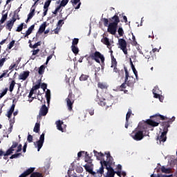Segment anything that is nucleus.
I'll return each mask as SVG.
<instances>
[{"label": "nucleus", "mask_w": 177, "mask_h": 177, "mask_svg": "<svg viewBox=\"0 0 177 177\" xmlns=\"http://www.w3.org/2000/svg\"><path fill=\"white\" fill-rule=\"evenodd\" d=\"M149 133V127H147V123L142 120L140 122L137 128L131 133V138L139 142L142 140L145 136H146Z\"/></svg>", "instance_id": "1"}, {"label": "nucleus", "mask_w": 177, "mask_h": 177, "mask_svg": "<svg viewBox=\"0 0 177 177\" xmlns=\"http://www.w3.org/2000/svg\"><path fill=\"white\" fill-rule=\"evenodd\" d=\"M175 121V117L173 116L171 119H169L167 121L162 122L161 123V126L163 128V131L162 132L160 136H158L156 140H159L160 143L161 142H166L167 141V133H168V128L171 127V124Z\"/></svg>", "instance_id": "2"}, {"label": "nucleus", "mask_w": 177, "mask_h": 177, "mask_svg": "<svg viewBox=\"0 0 177 177\" xmlns=\"http://www.w3.org/2000/svg\"><path fill=\"white\" fill-rule=\"evenodd\" d=\"M151 119H148L147 120V121H145L148 128L149 127H158V125H160V122H161L160 120H162V121L165 120H168L167 121H169L170 119V118L168 119V118L160 114H156L155 115H153L151 117Z\"/></svg>", "instance_id": "3"}, {"label": "nucleus", "mask_w": 177, "mask_h": 177, "mask_svg": "<svg viewBox=\"0 0 177 177\" xmlns=\"http://www.w3.org/2000/svg\"><path fill=\"white\" fill-rule=\"evenodd\" d=\"M106 155V160H104L103 159L100 162L101 167L100 169L97 171V174H99L101 176L104 174V165H113L114 162V158H112L111 155L110 154V152L105 153Z\"/></svg>", "instance_id": "4"}, {"label": "nucleus", "mask_w": 177, "mask_h": 177, "mask_svg": "<svg viewBox=\"0 0 177 177\" xmlns=\"http://www.w3.org/2000/svg\"><path fill=\"white\" fill-rule=\"evenodd\" d=\"M111 68H113V73H115V74H117L118 78H120V77H122V75H124V71L120 70V68H118L117 67V64H118V63L117 62V59L114 57V55H113V50L111 51Z\"/></svg>", "instance_id": "5"}, {"label": "nucleus", "mask_w": 177, "mask_h": 177, "mask_svg": "<svg viewBox=\"0 0 177 177\" xmlns=\"http://www.w3.org/2000/svg\"><path fill=\"white\" fill-rule=\"evenodd\" d=\"M35 171V167H30L22 173L19 177H27L30 175V177H44L42 174L39 172H34Z\"/></svg>", "instance_id": "6"}, {"label": "nucleus", "mask_w": 177, "mask_h": 177, "mask_svg": "<svg viewBox=\"0 0 177 177\" xmlns=\"http://www.w3.org/2000/svg\"><path fill=\"white\" fill-rule=\"evenodd\" d=\"M124 72H125V77H124V82L127 84V86H129L130 88H133V85L136 82L135 77L133 76L129 75V72H128V68L127 67H124Z\"/></svg>", "instance_id": "7"}, {"label": "nucleus", "mask_w": 177, "mask_h": 177, "mask_svg": "<svg viewBox=\"0 0 177 177\" xmlns=\"http://www.w3.org/2000/svg\"><path fill=\"white\" fill-rule=\"evenodd\" d=\"M90 57L92 59V60H95L96 63H100L101 61L102 66H104V55L100 53V52L95 51V53L90 55Z\"/></svg>", "instance_id": "8"}, {"label": "nucleus", "mask_w": 177, "mask_h": 177, "mask_svg": "<svg viewBox=\"0 0 177 177\" xmlns=\"http://www.w3.org/2000/svg\"><path fill=\"white\" fill-rule=\"evenodd\" d=\"M75 99V95L73 94V91L69 92L68 97L66 98V106L69 111H73V104H74Z\"/></svg>", "instance_id": "9"}, {"label": "nucleus", "mask_w": 177, "mask_h": 177, "mask_svg": "<svg viewBox=\"0 0 177 177\" xmlns=\"http://www.w3.org/2000/svg\"><path fill=\"white\" fill-rule=\"evenodd\" d=\"M45 142V133H42L40 136L39 140L36 142H34L35 147L37 148V151H39L41 149H42V146H44V142Z\"/></svg>", "instance_id": "10"}, {"label": "nucleus", "mask_w": 177, "mask_h": 177, "mask_svg": "<svg viewBox=\"0 0 177 177\" xmlns=\"http://www.w3.org/2000/svg\"><path fill=\"white\" fill-rule=\"evenodd\" d=\"M118 44L122 52L124 53V55H128V49L127 48V41L124 39H118Z\"/></svg>", "instance_id": "11"}, {"label": "nucleus", "mask_w": 177, "mask_h": 177, "mask_svg": "<svg viewBox=\"0 0 177 177\" xmlns=\"http://www.w3.org/2000/svg\"><path fill=\"white\" fill-rule=\"evenodd\" d=\"M104 167H105V169L107 170L106 174L104 177L115 176V172H114V169L113 168V165H104Z\"/></svg>", "instance_id": "12"}, {"label": "nucleus", "mask_w": 177, "mask_h": 177, "mask_svg": "<svg viewBox=\"0 0 177 177\" xmlns=\"http://www.w3.org/2000/svg\"><path fill=\"white\" fill-rule=\"evenodd\" d=\"M17 146H19V142L13 141L12 145L11 146V147H10V149H8L6 151V152L4 153V154H3L4 157L10 156V154H13V151H15V149H16V147H17Z\"/></svg>", "instance_id": "13"}, {"label": "nucleus", "mask_w": 177, "mask_h": 177, "mask_svg": "<svg viewBox=\"0 0 177 177\" xmlns=\"http://www.w3.org/2000/svg\"><path fill=\"white\" fill-rule=\"evenodd\" d=\"M118 25H115V24L110 23L108 26V32H110L112 35H115L117 32V28Z\"/></svg>", "instance_id": "14"}, {"label": "nucleus", "mask_w": 177, "mask_h": 177, "mask_svg": "<svg viewBox=\"0 0 177 177\" xmlns=\"http://www.w3.org/2000/svg\"><path fill=\"white\" fill-rule=\"evenodd\" d=\"M48 107L46 104H43L41 107L40 108L39 115L37 116V118H41V117H45L46 114H48Z\"/></svg>", "instance_id": "15"}, {"label": "nucleus", "mask_w": 177, "mask_h": 177, "mask_svg": "<svg viewBox=\"0 0 177 177\" xmlns=\"http://www.w3.org/2000/svg\"><path fill=\"white\" fill-rule=\"evenodd\" d=\"M39 88H41V82H39L38 84L32 86L28 95L29 99L32 97L35 91H37V89H39Z\"/></svg>", "instance_id": "16"}, {"label": "nucleus", "mask_w": 177, "mask_h": 177, "mask_svg": "<svg viewBox=\"0 0 177 177\" xmlns=\"http://www.w3.org/2000/svg\"><path fill=\"white\" fill-rule=\"evenodd\" d=\"M50 2H52L51 0H47L44 6V12H43V17H45V16H46V15H48V8L50 6Z\"/></svg>", "instance_id": "17"}, {"label": "nucleus", "mask_w": 177, "mask_h": 177, "mask_svg": "<svg viewBox=\"0 0 177 177\" xmlns=\"http://www.w3.org/2000/svg\"><path fill=\"white\" fill-rule=\"evenodd\" d=\"M84 169H86V172H88L89 174H91V175H93V176H96V174H99V173H96L95 171H93V169H92V166L89 165L88 164H86L84 166Z\"/></svg>", "instance_id": "18"}, {"label": "nucleus", "mask_w": 177, "mask_h": 177, "mask_svg": "<svg viewBox=\"0 0 177 177\" xmlns=\"http://www.w3.org/2000/svg\"><path fill=\"white\" fill-rule=\"evenodd\" d=\"M94 156L96 157L97 160L102 161L104 157V154L102 152H97L96 150L93 151Z\"/></svg>", "instance_id": "19"}, {"label": "nucleus", "mask_w": 177, "mask_h": 177, "mask_svg": "<svg viewBox=\"0 0 177 177\" xmlns=\"http://www.w3.org/2000/svg\"><path fill=\"white\" fill-rule=\"evenodd\" d=\"M111 21L113 24H115L118 26V23H120V17H118V14L115 13L113 17H111Z\"/></svg>", "instance_id": "20"}, {"label": "nucleus", "mask_w": 177, "mask_h": 177, "mask_svg": "<svg viewBox=\"0 0 177 177\" xmlns=\"http://www.w3.org/2000/svg\"><path fill=\"white\" fill-rule=\"evenodd\" d=\"M30 75V71H24L23 73H21L19 75V80H22L23 81H26V78H28V76Z\"/></svg>", "instance_id": "21"}, {"label": "nucleus", "mask_w": 177, "mask_h": 177, "mask_svg": "<svg viewBox=\"0 0 177 177\" xmlns=\"http://www.w3.org/2000/svg\"><path fill=\"white\" fill-rule=\"evenodd\" d=\"M81 0H71V2L72 3L73 6H74L75 9H80L81 7Z\"/></svg>", "instance_id": "22"}, {"label": "nucleus", "mask_w": 177, "mask_h": 177, "mask_svg": "<svg viewBox=\"0 0 177 177\" xmlns=\"http://www.w3.org/2000/svg\"><path fill=\"white\" fill-rule=\"evenodd\" d=\"M15 107H16V104H12L10 110L7 112V117L8 118H12V115L13 114V112L15 111Z\"/></svg>", "instance_id": "23"}, {"label": "nucleus", "mask_w": 177, "mask_h": 177, "mask_svg": "<svg viewBox=\"0 0 177 177\" xmlns=\"http://www.w3.org/2000/svg\"><path fill=\"white\" fill-rule=\"evenodd\" d=\"M5 10H3L2 12V17L1 19L0 20V26L1 24H3V23H5L6 20H8V12L5 13Z\"/></svg>", "instance_id": "24"}, {"label": "nucleus", "mask_w": 177, "mask_h": 177, "mask_svg": "<svg viewBox=\"0 0 177 177\" xmlns=\"http://www.w3.org/2000/svg\"><path fill=\"white\" fill-rule=\"evenodd\" d=\"M101 42L104 44V45H106L107 48H110L111 46V44H110V40L107 37H104L101 39Z\"/></svg>", "instance_id": "25"}, {"label": "nucleus", "mask_w": 177, "mask_h": 177, "mask_svg": "<svg viewBox=\"0 0 177 177\" xmlns=\"http://www.w3.org/2000/svg\"><path fill=\"white\" fill-rule=\"evenodd\" d=\"M56 125L58 131H61V132H64V131L63 130V127H62V125H63V121L57 120L56 122Z\"/></svg>", "instance_id": "26"}, {"label": "nucleus", "mask_w": 177, "mask_h": 177, "mask_svg": "<svg viewBox=\"0 0 177 177\" xmlns=\"http://www.w3.org/2000/svg\"><path fill=\"white\" fill-rule=\"evenodd\" d=\"M45 28H46V22H44L39 27L38 30L39 34H42L45 31Z\"/></svg>", "instance_id": "27"}, {"label": "nucleus", "mask_w": 177, "mask_h": 177, "mask_svg": "<svg viewBox=\"0 0 177 177\" xmlns=\"http://www.w3.org/2000/svg\"><path fill=\"white\" fill-rule=\"evenodd\" d=\"M15 25L14 23H12L10 20L7 21V24L6 26V28L9 31H12V28H13V26Z\"/></svg>", "instance_id": "28"}, {"label": "nucleus", "mask_w": 177, "mask_h": 177, "mask_svg": "<svg viewBox=\"0 0 177 177\" xmlns=\"http://www.w3.org/2000/svg\"><path fill=\"white\" fill-rule=\"evenodd\" d=\"M97 87L100 88V89H107L108 86L106 83L99 82L97 83Z\"/></svg>", "instance_id": "29"}, {"label": "nucleus", "mask_w": 177, "mask_h": 177, "mask_svg": "<svg viewBox=\"0 0 177 177\" xmlns=\"http://www.w3.org/2000/svg\"><path fill=\"white\" fill-rule=\"evenodd\" d=\"M40 128H41V124H39V122H36L35 127L33 129V132L38 133L39 132Z\"/></svg>", "instance_id": "30"}, {"label": "nucleus", "mask_w": 177, "mask_h": 177, "mask_svg": "<svg viewBox=\"0 0 177 177\" xmlns=\"http://www.w3.org/2000/svg\"><path fill=\"white\" fill-rule=\"evenodd\" d=\"M46 98L48 104H49V103H50V90L49 89H47L46 92Z\"/></svg>", "instance_id": "31"}, {"label": "nucleus", "mask_w": 177, "mask_h": 177, "mask_svg": "<svg viewBox=\"0 0 177 177\" xmlns=\"http://www.w3.org/2000/svg\"><path fill=\"white\" fill-rule=\"evenodd\" d=\"M71 49L74 55H78V53L80 52V49L77 46H71Z\"/></svg>", "instance_id": "32"}, {"label": "nucleus", "mask_w": 177, "mask_h": 177, "mask_svg": "<svg viewBox=\"0 0 177 177\" xmlns=\"http://www.w3.org/2000/svg\"><path fill=\"white\" fill-rule=\"evenodd\" d=\"M15 85H16V82L12 80L10 84L9 91L10 92H13V89H15Z\"/></svg>", "instance_id": "33"}, {"label": "nucleus", "mask_w": 177, "mask_h": 177, "mask_svg": "<svg viewBox=\"0 0 177 177\" xmlns=\"http://www.w3.org/2000/svg\"><path fill=\"white\" fill-rule=\"evenodd\" d=\"M39 75H42V74H44V73H45V66L44 65H41L39 68V71H38Z\"/></svg>", "instance_id": "34"}, {"label": "nucleus", "mask_w": 177, "mask_h": 177, "mask_svg": "<svg viewBox=\"0 0 177 177\" xmlns=\"http://www.w3.org/2000/svg\"><path fill=\"white\" fill-rule=\"evenodd\" d=\"M35 28V24H33L32 26H30L28 30H26V32L28 34H29V35L32 32V31L34 30V28Z\"/></svg>", "instance_id": "35"}, {"label": "nucleus", "mask_w": 177, "mask_h": 177, "mask_svg": "<svg viewBox=\"0 0 177 177\" xmlns=\"http://www.w3.org/2000/svg\"><path fill=\"white\" fill-rule=\"evenodd\" d=\"M160 170L163 174H169L171 172L170 169H167L164 166L161 167Z\"/></svg>", "instance_id": "36"}, {"label": "nucleus", "mask_w": 177, "mask_h": 177, "mask_svg": "<svg viewBox=\"0 0 177 177\" xmlns=\"http://www.w3.org/2000/svg\"><path fill=\"white\" fill-rule=\"evenodd\" d=\"M151 177H172V175H162V174H158L157 176L154 174H151Z\"/></svg>", "instance_id": "37"}, {"label": "nucleus", "mask_w": 177, "mask_h": 177, "mask_svg": "<svg viewBox=\"0 0 177 177\" xmlns=\"http://www.w3.org/2000/svg\"><path fill=\"white\" fill-rule=\"evenodd\" d=\"M20 156H21V153H17L15 154H12L10 158V160H13V158H19V157H20Z\"/></svg>", "instance_id": "38"}, {"label": "nucleus", "mask_w": 177, "mask_h": 177, "mask_svg": "<svg viewBox=\"0 0 177 177\" xmlns=\"http://www.w3.org/2000/svg\"><path fill=\"white\" fill-rule=\"evenodd\" d=\"M78 42H80V39L78 38H74L72 41V46H77Z\"/></svg>", "instance_id": "39"}, {"label": "nucleus", "mask_w": 177, "mask_h": 177, "mask_svg": "<svg viewBox=\"0 0 177 177\" xmlns=\"http://www.w3.org/2000/svg\"><path fill=\"white\" fill-rule=\"evenodd\" d=\"M131 114H132V110L129 109V111L126 115V121H129V118H131Z\"/></svg>", "instance_id": "40"}, {"label": "nucleus", "mask_w": 177, "mask_h": 177, "mask_svg": "<svg viewBox=\"0 0 177 177\" xmlns=\"http://www.w3.org/2000/svg\"><path fill=\"white\" fill-rule=\"evenodd\" d=\"M24 27V23L21 24L17 28L16 31L17 32H20L21 31H23V28Z\"/></svg>", "instance_id": "41"}, {"label": "nucleus", "mask_w": 177, "mask_h": 177, "mask_svg": "<svg viewBox=\"0 0 177 177\" xmlns=\"http://www.w3.org/2000/svg\"><path fill=\"white\" fill-rule=\"evenodd\" d=\"M8 60V58L3 57L0 59V68L1 67L3 66V64H5V62Z\"/></svg>", "instance_id": "42"}, {"label": "nucleus", "mask_w": 177, "mask_h": 177, "mask_svg": "<svg viewBox=\"0 0 177 177\" xmlns=\"http://www.w3.org/2000/svg\"><path fill=\"white\" fill-rule=\"evenodd\" d=\"M130 64L131 66V69H132L133 73L136 74V72L138 71H136V68H135V65H133V62H132V59H130Z\"/></svg>", "instance_id": "43"}, {"label": "nucleus", "mask_w": 177, "mask_h": 177, "mask_svg": "<svg viewBox=\"0 0 177 177\" xmlns=\"http://www.w3.org/2000/svg\"><path fill=\"white\" fill-rule=\"evenodd\" d=\"M88 78H89V75H82L80 77V80L81 81H86V80H88Z\"/></svg>", "instance_id": "44"}, {"label": "nucleus", "mask_w": 177, "mask_h": 177, "mask_svg": "<svg viewBox=\"0 0 177 177\" xmlns=\"http://www.w3.org/2000/svg\"><path fill=\"white\" fill-rule=\"evenodd\" d=\"M153 93H160L161 91H160V88L158 86H155L154 88L152 90Z\"/></svg>", "instance_id": "45"}, {"label": "nucleus", "mask_w": 177, "mask_h": 177, "mask_svg": "<svg viewBox=\"0 0 177 177\" xmlns=\"http://www.w3.org/2000/svg\"><path fill=\"white\" fill-rule=\"evenodd\" d=\"M102 21L104 23V27H108L109 26V19L107 18L102 19Z\"/></svg>", "instance_id": "46"}, {"label": "nucleus", "mask_w": 177, "mask_h": 177, "mask_svg": "<svg viewBox=\"0 0 177 177\" xmlns=\"http://www.w3.org/2000/svg\"><path fill=\"white\" fill-rule=\"evenodd\" d=\"M9 73V70H4L3 71V73L1 74V75L3 76V77H9V73Z\"/></svg>", "instance_id": "47"}, {"label": "nucleus", "mask_w": 177, "mask_h": 177, "mask_svg": "<svg viewBox=\"0 0 177 177\" xmlns=\"http://www.w3.org/2000/svg\"><path fill=\"white\" fill-rule=\"evenodd\" d=\"M118 32L120 37H122V35H124V30L122 29V28H119L118 30Z\"/></svg>", "instance_id": "48"}, {"label": "nucleus", "mask_w": 177, "mask_h": 177, "mask_svg": "<svg viewBox=\"0 0 177 177\" xmlns=\"http://www.w3.org/2000/svg\"><path fill=\"white\" fill-rule=\"evenodd\" d=\"M153 97H155V99H159L160 100H161V95H160V93H153Z\"/></svg>", "instance_id": "49"}, {"label": "nucleus", "mask_w": 177, "mask_h": 177, "mask_svg": "<svg viewBox=\"0 0 177 177\" xmlns=\"http://www.w3.org/2000/svg\"><path fill=\"white\" fill-rule=\"evenodd\" d=\"M40 87L41 88V89H43V91H46V88H48V84H46V83H42L41 84H40Z\"/></svg>", "instance_id": "50"}, {"label": "nucleus", "mask_w": 177, "mask_h": 177, "mask_svg": "<svg viewBox=\"0 0 177 177\" xmlns=\"http://www.w3.org/2000/svg\"><path fill=\"white\" fill-rule=\"evenodd\" d=\"M10 127L8 129L9 133H10V132H12V129H13V124L15 122H12V120H10Z\"/></svg>", "instance_id": "51"}, {"label": "nucleus", "mask_w": 177, "mask_h": 177, "mask_svg": "<svg viewBox=\"0 0 177 177\" xmlns=\"http://www.w3.org/2000/svg\"><path fill=\"white\" fill-rule=\"evenodd\" d=\"M125 88H127V83H126L125 81H124V82H123V83L120 85V91H124V89H125Z\"/></svg>", "instance_id": "52"}, {"label": "nucleus", "mask_w": 177, "mask_h": 177, "mask_svg": "<svg viewBox=\"0 0 177 177\" xmlns=\"http://www.w3.org/2000/svg\"><path fill=\"white\" fill-rule=\"evenodd\" d=\"M16 41L15 40H12L8 46V49H12V46H15V43Z\"/></svg>", "instance_id": "53"}, {"label": "nucleus", "mask_w": 177, "mask_h": 177, "mask_svg": "<svg viewBox=\"0 0 177 177\" xmlns=\"http://www.w3.org/2000/svg\"><path fill=\"white\" fill-rule=\"evenodd\" d=\"M86 111L90 114V115H93V114H95V109L93 108L87 109Z\"/></svg>", "instance_id": "54"}, {"label": "nucleus", "mask_w": 177, "mask_h": 177, "mask_svg": "<svg viewBox=\"0 0 177 177\" xmlns=\"http://www.w3.org/2000/svg\"><path fill=\"white\" fill-rule=\"evenodd\" d=\"M68 1L69 0H62L61 1V3H60L59 6H66V5H67V3H68Z\"/></svg>", "instance_id": "55"}, {"label": "nucleus", "mask_w": 177, "mask_h": 177, "mask_svg": "<svg viewBox=\"0 0 177 177\" xmlns=\"http://www.w3.org/2000/svg\"><path fill=\"white\" fill-rule=\"evenodd\" d=\"M132 38H133V41L131 43V45H133V46H136V45H138V41H136V38L133 35Z\"/></svg>", "instance_id": "56"}, {"label": "nucleus", "mask_w": 177, "mask_h": 177, "mask_svg": "<svg viewBox=\"0 0 177 177\" xmlns=\"http://www.w3.org/2000/svg\"><path fill=\"white\" fill-rule=\"evenodd\" d=\"M38 46H41V41H38L37 43H35L33 46H32V48L35 49L37 48H38Z\"/></svg>", "instance_id": "57"}, {"label": "nucleus", "mask_w": 177, "mask_h": 177, "mask_svg": "<svg viewBox=\"0 0 177 177\" xmlns=\"http://www.w3.org/2000/svg\"><path fill=\"white\" fill-rule=\"evenodd\" d=\"M27 140L29 143L32 142V136L31 134L28 135Z\"/></svg>", "instance_id": "58"}, {"label": "nucleus", "mask_w": 177, "mask_h": 177, "mask_svg": "<svg viewBox=\"0 0 177 177\" xmlns=\"http://www.w3.org/2000/svg\"><path fill=\"white\" fill-rule=\"evenodd\" d=\"M22 147L23 146L21 145V144H19V145H17V149L16 151V153H20V151H21Z\"/></svg>", "instance_id": "59"}, {"label": "nucleus", "mask_w": 177, "mask_h": 177, "mask_svg": "<svg viewBox=\"0 0 177 177\" xmlns=\"http://www.w3.org/2000/svg\"><path fill=\"white\" fill-rule=\"evenodd\" d=\"M63 24H64L63 19H60L58 21V22H57L58 27H62L63 26Z\"/></svg>", "instance_id": "60"}, {"label": "nucleus", "mask_w": 177, "mask_h": 177, "mask_svg": "<svg viewBox=\"0 0 177 177\" xmlns=\"http://www.w3.org/2000/svg\"><path fill=\"white\" fill-rule=\"evenodd\" d=\"M53 57V54L50 55L46 59V64H48L49 63V60Z\"/></svg>", "instance_id": "61"}, {"label": "nucleus", "mask_w": 177, "mask_h": 177, "mask_svg": "<svg viewBox=\"0 0 177 177\" xmlns=\"http://www.w3.org/2000/svg\"><path fill=\"white\" fill-rule=\"evenodd\" d=\"M35 15V13H33V12H30L28 15V19H31L32 17H34V15Z\"/></svg>", "instance_id": "62"}, {"label": "nucleus", "mask_w": 177, "mask_h": 177, "mask_svg": "<svg viewBox=\"0 0 177 177\" xmlns=\"http://www.w3.org/2000/svg\"><path fill=\"white\" fill-rule=\"evenodd\" d=\"M39 52V49L33 50V51H32V56H35L36 55H38Z\"/></svg>", "instance_id": "63"}, {"label": "nucleus", "mask_w": 177, "mask_h": 177, "mask_svg": "<svg viewBox=\"0 0 177 177\" xmlns=\"http://www.w3.org/2000/svg\"><path fill=\"white\" fill-rule=\"evenodd\" d=\"M17 66L16 65V64H11L9 68H8V71L9 70H12L13 68H15V67H17Z\"/></svg>", "instance_id": "64"}]
</instances>
